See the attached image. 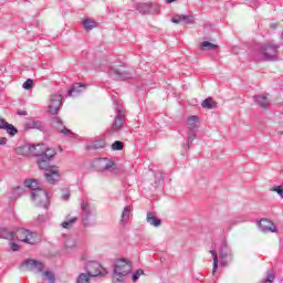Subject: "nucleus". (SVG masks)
Here are the masks:
<instances>
[{"label": "nucleus", "mask_w": 283, "mask_h": 283, "mask_svg": "<svg viewBox=\"0 0 283 283\" xmlns=\"http://www.w3.org/2000/svg\"><path fill=\"white\" fill-rule=\"evenodd\" d=\"M31 200L35 207H42L43 209L50 207V197L48 196V191L43 188L41 190L31 191Z\"/></svg>", "instance_id": "nucleus-4"}, {"label": "nucleus", "mask_w": 283, "mask_h": 283, "mask_svg": "<svg viewBox=\"0 0 283 283\" xmlns=\"http://www.w3.org/2000/svg\"><path fill=\"white\" fill-rule=\"evenodd\" d=\"M123 147H125V144H123L120 140H116L112 145L113 151H123Z\"/></svg>", "instance_id": "nucleus-37"}, {"label": "nucleus", "mask_w": 283, "mask_h": 283, "mask_svg": "<svg viewBox=\"0 0 283 283\" xmlns=\"http://www.w3.org/2000/svg\"><path fill=\"white\" fill-rule=\"evenodd\" d=\"M259 228L263 233H277V227L269 219H261Z\"/></svg>", "instance_id": "nucleus-15"}, {"label": "nucleus", "mask_w": 283, "mask_h": 283, "mask_svg": "<svg viewBox=\"0 0 283 283\" xmlns=\"http://www.w3.org/2000/svg\"><path fill=\"white\" fill-rule=\"evenodd\" d=\"M29 151L32 156L38 158V167H39V160H41V156H45V154H49L50 151H55L54 148H49L44 144L39 145H30Z\"/></svg>", "instance_id": "nucleus-8"}, {"label": "nucleus", "mask_w": 283, "mask_h": 283, "mask_svg": "<svg viewBox=\"0 0 283 283\" xmlns=\"http://www.w3.org/2000/svg\"><path fill=\"white\" fill-rule=\"evenodd\" d=\"M10 249L13 251H19V249H21V247L14 242L11 241L10 243Z\"/></svg>", "instance_id": "nucleus-46"}, {"label": "nucleus", "mask_w": 283, "mask_h": 283, "mask_svg": "<svg viewBox=\"0 0 283 283\" xmlns=\"http://www.w3.org/2000/svg\"><path fill=\"white\" fill-rule=\"evenodd\" d=\"M219 258L221 260V266H228L229 261H227V258H229L230 261L233 260V252L231 251L229 244H227V241L221 242Z\"/></svg>", "instance_id": "nucleus-11"}, {"label": "nucleus", "mask_w": 283, "mask_h": 283, "mask_svg": "<svg viewBox=\"0 0 283 283\" xmlns=\"http://www.w3.org/2000/svg\"><path fill=\"white\" fill-rule=\"evenodd\" d=\"M135 8L139 14H158L160 10L158 4L151 2H139Z\"/></svg>", "instance_id": "nucleus-7"}, {"label": "nucleus", "mask_w": 283, "mask_h": 283, "mask_svg": "<svg viewBox=\"0 0 283 283\" xmlns=\"http://www.w3.org/2000/svg\"><path fill=\"white\" fill-rule=\"evenodd\" d=\"M253 101L261 107V109H268L271 106V102H269V97L264 95H254Z\"/></svg>", "instance_id": "nucleus-20"}, {"label": "nucleus", "mask_w": 283, "mask_h": 283, "mask_svg": "<svg viewBox=\"0 0 283 283\" xmlns=\"http://www.w3.org/2000/svg\"><path fill=\"white\" fill-rule=\"evenodd\" d=\"M21 266H25L27 271H36L38 273L43 271V264L38 260L28 259L22 262Z\"/></svg>", "instance_id": "nucleus-16"}, {"label": "nucleus", "mask_w": 283, "mask_h": 283, "mask_svg": "<svg viewBox=\"0 0 283 283\" xmlns=\"http://www.w3.org/2000/svg\"><path fill=\"white\" fill-rule=\"evenodd\" d=\"M201 107H203V109H216V107H218V104L216 103V101H213V98L208 97L201 103Z\"/></svg>", "instance_id": "nucleus-27"}, {"label": "nucleus", "mask_w": 283, "mask_h": 283, "mask_svg": "<svg viewBox=\"0 0 283 283\" xmlns=\"http://www.w3.org/2000/svg\"><path fill=\"white\" fill-rule=\"evenodd\" d=\"M210 253L213 260L212 273H216V271H218V252H216V250H210Z\"/></svg>", "instance_id": "nucleus-35"}, {"label": "nucleus", "mask_w": 283, "mask_h": 283, "mask_svg": "<svg viewBox=\"0 0 283 283\" xmlns=\"http://www.w3.org/2000/svg\"><path fill=\"white\" fill-rule=\"evenodd\" d=\"M132 273V261L119 259L113 265V283H125V277Z\"/></svg>", "instance_id": "nucleus-2"}, {"label": "nucleus", "mask_w": 283, "mask_h": 283, "mask_svg": "<svg viewBox=\"0 0 283 283\" xmlns=\"http://www.w3.org/2000/svg\"><path fill=\"white\" fill-rule=\"evenodd\" d=\"M78 221V218L73 217L71 219H66L65 221L62 222V228L63 229H72V227H74V224Z\"/></svg>", "instance_id": "nucleus-29"}, {"label": "nucleus", "mask_w": 283, "mask_h": 283, "mask_svg": "<svg viewBox=\"0 0 283 283\" xmlns=\"http://www.w3.org/2000/svg\"><path fill=\"white\" fill-rule=\"evenodd\" d=\"M129 213H132V207L126 206L122 212L120 224H127L129 222Z\"/></svg>", "instance_id": "nucleus-28"}, {"label": "nucleus", "mask_w": 283, "mask_h": 283, "mask_svg": "<svg viewBox=\"0 0 283 283\" xmlns=\"http://www.w3.org/2000/svg\"><path fill=\"white\" fill-rule=\"evenodd\" d=\"M0 129H4V132L11 136V138L19 134V129H17L14 125L6 122V119L2 117H0Z\"/></svg>", "instance_id": "nucleus-18"}, {"label": "nucleus", "mask_w": 283, "mask_h": 283, "mask_svg": "<svg viewBox=\"0 0 283 283\" xmlns=\"http://www.w3.org/2000/svg\"><path fill=\"white\" fill-rule=\"evenodd\" d=\"M108 76L113 78V81H127V78H130L132 75L129 72H122L117 67H111L108 71Z\"/></svg>", "instance_id": "nucleus-14"}, {"label": "nucleus", "mask_w": 283, "mask_h": 283, "mask_svg": "<svg viewBox=\"0 0 283 283\" xmlns=\"http://www.w3.org/2000/svg\"><path fill=\"white\" fill-rule=\"evenodd\" d=\"M97 167L99 171H115L116 164L108 158H102L97 160Z\"/></svg>", "instance_id": "nucleus-17"}, {"label": "nucleus", "mask_w": 283, "mask_h": 283, "mask_svg": "<svg viewBox=\"0 0 283 283\" xmlns=\"http://www.w3.org/2000/svg\"><path fill=\"white\" fill-rule=\"evenodd\" d=\"M171 23H184V25H191L193 18L191 15L178 14L171 18Z\"/></svg>", "instance_id": "nucleus-19"}, {"label": "nucleus", "mask_w": 283, "mask_h": 283, "mask_svg": "<svg viewBox=\"0 0 283 283\" xmlns=\"http://www.w3.org/2000/svg\"><path fill=\"white\" fill-rule=\"evenodd\" d=\"M51 125L54 129L60 132V134H63L64 136H70L71 138H74V133H72V130H70V128H67V127H65V125H63V120L61 119V117H53L51 120Z\"/></svg>", "instance_id": "nucleus-13"}, {"label": "nucleus", "mask_w": 283, "mask_h": 283, "mask_svg": "<svg viewBox=\"0 0 283 283\" xmlns=\"http://www.w3.org/2000/svg\"><path fill=\"white\" fill-rule=\"evenodd\" d=\"M70 196H71L70 189L62 190L61 200L67 201V200H70Z\"/></svg>", "instance_id": "nucleus-42"}, {"label": "nucleus", "mask_w": 283, "mask_h": 283, "mask_svg": "<svg viewBox=\"0 0 283 283\" xmlns=\"http://www.w3.org/2000/svg\"><path fill=\"white\" fill-rule=\"evenodd\" d=\"M43 275H44V277H46V280H48L49 283H54V282H56V276H54V272H52V271H45V272L43 273Z\"/></svg>", "instance_id": "nucleus-38"}, {"label": "nucleus", "mask_w": 283, "mask_h": 283, "mask_svg": "<svg viewBox=\"0 0 283 283\" xmlns=\"http://www.w3.org/2000/svg\"><path fill=\"white\" fill-rule=\"evenodd\" d=\"M24 186L28 187L31 191H40L41 189V184H39L38 179H25L24 180Z\"/></svg>", "instance_id": "nucleus-23"}, {"label": "nucleus", "mask_w": 283, "mask_h": 283, "mask_svg": "<svg viewBox=\"0 0 283 283\" xmlns=\"http://www.w3.org/2000/svg\"><path fill=\"white\" fill-rule=\"evenodd\" d=\"M251 8H260V2L258 0H254L251 2Z\"/></svg>", "instance_id": "nucleus-47"}, {"label": "nucleus", "mask_w": 283, "mask_h": 283, "mask_svg": "<svg viewBox=\"0 0 283 283\" xmlns=\"http://www.w3.org/2000/svg\"><path fill=\"white\" fill-rule=\"evenodd\" d=\"M56 156V150H49L48 154L40 155L39 169L44 170V178L49 185H56L61 180V172L57 166H51L50 160Z\"/></svg>", "instance_id": "nucleus-1"}, {"label": "nucleus", "mask_w": 283, "mask_h": 283, "mask_svg": "<svg viewBox=\"0 0 283 283\" xmlns=\"http://www.w3.org/2000/svg\"><path fill=\"white\" fill-rule=\"evenodd\" d=\"M27 129H39V132H43L44 126L43 122L36 120V119H31L25 124Z\"/></svg>", "instance_id": "nucleus-25"}, {"label": "nucleus", "mask_w": 283, "mask_h": 283, "mask_svg": "<svg viewBox=\"0 0 283 283\" xmlns=\"http://www.w3.org/2000/svg\"><path fill=\"white\" fill-rule=\"evenodd\" d=\"M83 25H84L85 30L90 31V30H94V28H96V22L94 20L85 19L83 21Z\"/></svg>", "instance_id": "nucleus-31"}, {"label": "nucleus", "mask_w": 283, "mask_h": 283, "mask_svg": "<svg viewBox=\"0 0 283 283\" xmlns=\"http://www.w3.org/2000/svg\"><path fill=\"white\" fill-rule=\"evenodd\" d=\"M8 143V138L6 137H0V145L3 146Z\"/></svg>", "instance_id": "nucleus-48"}, {"label": "nucleus", "mask_w": 283, "mask_h": 283, "mask_svg": "<svg viewBox=\"0 0 283 283\" xmlns=\"http://www.w3.org/2000/svg\"><path fill=\"white\" fill-rule=\"evenodd\" d=\"M74 247H76V241L74 239H67L65 241L66 249H74Z\"/></svg>", "instance_id": "nucleus-41"}, {"label": "nucleus", "mask_w": 283, "mask_h": 283, "mask_svg": "<svg viewBox=\"0 0 283 283\" xmlns=\"http://www.w3.org/2000/svg\"><path fill=\"white\" fill-rule=\"evenodd\" d=\"M176 0H166V3H174Z\"/></svg>", "instance_id": "nucleus-49"}, {"label": "nucleus", "mask_w": 283, "mask_h": 283, "mask_svg": "<svg viewBox=\"0 0 283 283\" xmlns=\"http://www.w3.org/2000/svg\"><path fill=\"white\" fill-rule=\"evenodd\" d=\"M90 277H92V276L87 272L86 273H81L77 276L76 283H90Z\"/></svg>", "instance_id": "nucleus-33"}, {"label": "nucleus", "mask_w": 283, "mask_h": 283, "mask_svg": "<svg viewBox=\"0 0 283 283\" xmlns=\"http://www.w3.org/2000/svg\"><path fill=\"white\" fill-rule=\"evenodd\" d=\"M201 50H218V45L209 41H203L200 45Z\"/></svg>", "instance_id": "nucleus-32"}, {"label": "nucleus", "mask_w": 283, "mask_h": 283, "mask_svg": "<svg viewBox=\"0 0 283 283\" xmlns=\"http://www.w3.org/2000/svg\"><path fill=\"white\" fill-rule=\"evenodd\" d=\"M196 140V128H189L188 143L184 145V149H191V144Z\"/></svg>", "instance_id": "nucleus-26"}, {"label": "nucleus", "mask_w": 283, "mask_h": 283, "mask_svg": "<svg viewBox=\"0 0 283 283\" xmlns=\"http://www.w3.org/2000/svg\"><path fill=\"white\" fill-rule=\"evenodd\" d=\"M15 233V240H19V242H25L27 244H34L36 241L34 240V232H30L29 230H25L23 228L17 229L14 231Z\"/></svg>", "instance_id": "nucleus-9"}, {"label": "nucleus", "mask_w": 283, "mask_h": 283, "mask_svg": "<svg viewBox=\"0 0 283 283\" xmlns=\"http://www.w3.org/2000/svg\"><path fill=\"white\" fill-rule=\"evenodd\" d=\"M146 222L150 224V227L158 228L163 224V220L156 217V213L148 211L146 214Z\"/></svg>", "instance_id": "nucleus-21"}, {"label": "nucleus", "mask_w": 283, "mask_h": 283, "mask_svg": "<svg viewBox=\"0 0 283 283\" xmlns=\"http://www.w3.org/2000/svg\"><path fill=\"white\" fill-rule=\"evenodd\" d=\"M273 280H275V274L273 272H270L268 274V277L265 280H263L262 283H273Z\"/></svg>", "instance_id": "nucleus-43"}, {"label": "nucleus", "mask_w": 283, "mask_h": 283, "mask_svg": "<svg viewBox=\"0 0 283 283\" xmlns=\"http://www.w3.org/2000/svg\"><path fill=\"white\" fill-rule=\"evenodd\" d=\"M0 239L9 240V242H14L15 241V232H14V230H10L8 228H2L0 230Z\"/></svg>", "instance_id": "nucleus-22"}, {"label": "nucleus", "mask_w": 283, "mask_h": 283, "mask_svg": "<svg viewBox=\"0 0 283 283\" xmlns=\"http://www.w3.org/2000/svg\"><path fill=\"white\" fill-rule=\"evenodd\" d=\"M21 191H23L21 187L15 188L13 190V196H17V198H19L21 196Z\"/></svg>", "instance_id": "nucleus-45"}, {"label": "nucleus", "mask_w": 283, "mask_h": 283, "mask_svg": "<svg viewBox=\"0 0 283 283\" xmlns=\"http://www.w3.org/2000/svg\"><path fill=\"white\" fill-rule=\"evenodd\" d=\"M48 220V217L45 214H39L36 218V224H43Z\"/></svg>", "instance_id": "nucleus-44"}, {"label": "nucleus", "mask_w": 283, "mask_h": 283, "mask_svg": "<svg viewBox=\"0 0 283 283\" xmlns=\"http://www.w3.org/2000/svg\"><path fill=\"white\" fill-rule=\"evenodd\" d=\"M86 273L92 277H103L107 275V270H105L101 263L93 261L88 263Z\"/></svg>", "instance_id": "nucleus-10"}, {"label": "nucleus", "mask_w": 283, "mask_h": 283, "mask_svg": "<svg viewBox=\"0 0 283 283\" xmlns=\"http://www.w3.org/2000/svg\"><path fill=\"white\" fill-rule=\"evenodd\" d=\"M62 103H63V95L61 94L52 95L49 104V114H53V116H56V114H59V109H61Z\"/></svg>", "instance_id": "nucleus-12"}, {"label": "nucleus", "mask_w": 283, "mask_h": 283, "mask_svg": "<svg viewBox=\"0 0 283 283\" xmlns=\"http://www.w3.org/2000/svg\"><path fill=\"white\" fill-rule=\"evenodd\" d=\"M86 85L83 83L73 84L72 88L69 90V96H78L83 90H85Z\"/></svg>", "instance_id": "nucleus-24"}, {"label": "nucleus", "mask_w": 283, "mask_h": 283, "mask_svg": "<svg viewBox=\"0 0 283 283\" xmlns=\"http://www.w3.org/2000/svg\"><path fill=\"white\" fill-rule=\"evenodd\" d=\"M145 275V270L138 269L132 274V281L136 282L137 280H140V276Z\"/></svg>", "instance_id": "nucleus-36"}, {"label": "nucleus", "mask_w": 283, "mask_h": 283, "mask_svg": "<svg viewBox=\"0 0 283 283\" xmlns=\"http://www.w3.org/2000/svg\"><path fill=\"white\" fill-rule=\"evenodd\" d=\"M25 111H23L22 113H20V116H25Z\"/></svg>", "instance_id": "nucleus-50"}, {"label": "nucleus", "mask_w": 283, "mask_h": 283, "mask_svg": "<svg viewBox=\"0 0 283 283\" xmlns=\"http://www.w3.org/2000/svg\"><path fill=\"white\" fill-rule=\"evenodd\" d=\"M81 217L83 227H94L96 224V208L90 202H81Z\"/></svg>", "instance_id": "nucleus-3"}, {"label": "nucleus", "mask_w": 283, "mask_h": 283, "mask_svg": "<svg viewBox=\"0 0 283 283\" xmlns=\"http://www.w3.org/2000/svg\"><path fill=\"white\" fill-rule=\"evenodd\" d=\"M105 139H96L92 143V149H105Z\"/></svg>", "instance_id": "nucleus-30"}, {"label": "nucleus", "mask_w": 283, "mask_h": 283, "mask_svg": "<svg viewBox=\"0 0 283 283\" xmlns=\"http://www.w3.org/2000/svg\"><path fill=\"white\" fill-rule=\"evenodd\" d=\"M23 90H32L34 87V80L28 78L23 84H22Z\"/></svg>", "instance_id": "nucleus-39"}, {"label": "nucleus", "mask_w": 283, "mask_h": 283, "mask_svg": "<svg viewBox=\"0 0 283 283\" xmlns=\"http://www.w3.org/2000/svg\"><path fill=\"white\" fill-rule=\"evenodd\" d=\"M196 123H198V116H196V115L190 116L188 118V123H187L188 128L189 129H196V127H197Z\"/></svg>", "instance_id": "nucleus-34"}, {"label": "nucleus", "mask_w": 283, "mask_h": 283, "mask_svg": "<svg viewBox=\"0 0 283 283\" xmlns=\"http://www.w3.org/2000/svg\"><path fill=\"white\" fill-rule=\"evenodd\" d=\"M114 109L116 112V116L112 125V129L113 132H120V129H123V125H125V115L123 114L124 107L120 101L115 102Z\"/></svg>", "instance_id": "nucleus-5"}, {"label": "nucleus", "mask_w": 283, "mask_h": 283, "mask_svg": "<svg viewBox=\"0 0 283 283\" xmlns=\"http://www.w3.org/2000/svg\"><path fill=\"white\" fill-rule=\"evenodd\" d=\"M270 191H274L275 193H277V196H280V198H283V185L274 186L270 188Z\"/></svg>", "instance_id": "nucleus-40"}, {"label": "nucleus", "mask_w": 283, "mask_h": 283, "mask_svg": "<svg viewBox=\"0 0 283 283\" xmlns=\"http://www.w3.org/2000/svg\"><path fill=\"white\" fill-rule=\"evenodd\" d=\"M277 44H263L258 48L260 54H262L264 61H277Z\"/></svg>", "instance_id": "nucleus-6"}]
</instances>
